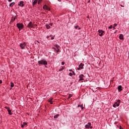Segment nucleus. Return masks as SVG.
<instances>
[{"label": "nucleus", "mask_w": 129, "mask_h": 129, "mask_svg": "<svg viewBox=\"0 0 129 129\" xmlns=\"http://www.w3.org/2000/svg\"><path fill=\"white\" fill-rule=\"evenodd\" d=\"M80 107H81V109H83L84 107H83V105L82 104L80 106Z\"/></svg>", "instance_id": "23"}, {"label": "nucleus", "mask_w": 129, "mask_h": 129, "mask_svg": "<svg viewBox=\"0 0 129 129\" xmlns=\"http://www.w3.org/2000/svg\"><path fill=\"white\" fill-rule=\"evenodd\" d=\"M69 75H70V76H72V75H73V74H72V73H70Z\"/></svg>", "instance_id": "33"}, {"label": "nucleus", "mask_w": 129, "mask_h": 129, "mask_svg": "<svg viewBox=\"0 0 129 129\" xmlns=\"http://www.w3.org/2000/svg\"><path fill=\"white\" fill-rule=\"evenodd\" d=\"M78 28H79V26H76L75 27V29H78Z\"/></svg>", "instance_id": "29"}, {"label": "nucleus", "mask_w": 129, "mask_h": 129, "mask_svg": "<svg viewBox=\"0 0 129 129\" xmlns=\"http://www.w3.org/2000/svg\"><path fill=\"white\" fill-rule=\"evenodd\" d=\"M72 72H73L74 75H75V72H74V71H72Z\"/></svg>", "instance_id": "38"}, {"label": "nucleus", "mask_w": 129, "mask_h": 129, "mask_svg": "<svg viewBox=\"0 0 129 129\" xmlns=\"http://www.w3.org/2000/svg\"><path fill=\"white\" fill-rule=\"evenodd\" d=\"M8 112H9V114H10V115H12V110H11L10 108L8 109V110H7Z\"/></svg>", "instance_id": "13"}, {"label": "nucleus", "mask_w": 129, "mask_h": 129, "mask_svg": "<svg viewBox=\"0 0 129 129\" xmlns=\"http://www.w3.org/2000/svg\"><path fill=\"white\" fill-rule=\"evenodd\" d=\"M24 126H25V125H24V124H22V125H21V127L23 128V127H24Z\"/></svg>", "instance_id": "37"}, {"label": "nucleus", "mask_w": 129, "mask_h": 129, "mask_svg": "<svg viewBox=\"0 0 129 129\" xmlns=\"http://www.w3.org/2000/svg\"><path fill=\"white\" fill-rule=\"evenodd\" d=\"M5 108H6V109H7V110H8L9 109H10V108L8 107H7V106L5 107Z\"/></svg>", "instance_id": "28"}, {"label": "nucleus", "mask_w": 129, "mask_h": 129, "mask_svg": "<svg viewBox=\"0 0 129 129\" xmlns=\"http://www.w3.org/2000/svg\"><path fill=\"white\" fill-rule=\"evenodd\" d=\"M12 1H13V0H8V2H12Z\"/></svg>", "instance_id": "42"}, {"label": "nucleus", "mask_w": 129, "mask_h": 129, "mask_svg": "<svg viewBox=\"0 0 129 129\" xmlns=\"http://www.w3.org/2000/svg\"><path fill=\"white\" fill-rule=\"evenodd\" d=\"M49 37H50V36H47L46 37L47 39H49Z\"/></svg>", "instance_id": "41"}, {"label": "nucleus", "mask_w": 129, "mask_h": 129, "mask_svg": "<svg viewBox=\"0 0 129 129\" xmlns=\"http://www.w3.org/2000/svg\"><path fill=\"white\" fill-rule=\"evenodd\" d=\"M58 116H59V114H57L54 116V118H58Z\"/></svg>", "instance_id": "22"}, {"label": "nucleus", "mask_w": 129, "mask_h": 129, "mask_svg": "<svg viewBox=\"0 0 129 129\" xmlns=\"http://www.w3.org/2000/svg\"><path fill=\"white\" fill-rule=\"evenodd\" d=\"M116 106H119V103L116 102L113 105V107H115Z\"/></svg>", "instance_id": "11"}, {"label": "nucleus", "mask_w": 129, "mask_h": 129, "mask_svg": "<svg viewBox=\"0 0 129 129\" xmlns=\"http://www.w3.org/2000/svg\"><path fill=\"white\" fill-rule=\"evenodd\" d=\"M15 20H16V18H14V21H15Z\"/></svg>", "instance_id": "51"}, {"label": "nucleus", "mask_w": 129, "mask_h": 129, "mask_svg": "<svg viewBox=\"0 0 129 129\" xmlns=\"http://www.w3.org/2000/svg\"><path fill=\"white\" fill-rule=\"evenodd\" d=\"M119 39L120 40H123V35L120 34V35H119Z\"/></svg>", "instance_id": "12"}, {"label": "nucleus", "mask_w": 129, "mask_h": 129, "mask_svg": "<svg viewBox=\"0 0 129 129\" xmlns=\"http://www.w3.org/2000/svg\"><path fill=\"white\" fill-rule=\"evenodd\" d=\"M90 125H91V123L88 122V124L85 125L86 128H89Z\"/></svg>", "instance_id": "7"}, {"label": "nucleus", "mask_w": 129, "mask_h": 129, "mask_svg": "<svg viewBox=\"0 0 129 129\" xmlns=\"http://www.w3.org/2000/svg\"><path fill=\"white\" fill-rule=\"evenodd\" d=\"M28 28H34V25H33V23H32V22H30L28 24Z\"/></svg>", "instance_id": "6"}, {"label": "nucleus", "mask_w": 129, "mask_h": 129, "mask_svg": "<svg viewBox=\"0 0 129 129\" xmlns=\"http://www.w3.org/2000/svg\"><path fill=\"white\" fill-rule=\"evenodd\" d=\"M45 26L47 29H50V28H51V27H50V25H49L48 24H46L45 25Z\"/></svg>", "instance_id": "20"}, {"label": "nucleus", "mask_w": 129, "mask_h": 129, "mask_svg": "<svg viewBox=\"0 0 129 129\" xmlns=\"http://www.w3.org/2000/svg\"><path fill=\"white\" fill-rule=\"evenodd\" d=\"M49 26H53V23H51L49 24Z\"/></svg>", "instance_id": "35"}, {"label": "nucleus", "mask_w": 129, "mask_h": 129, "mask_svg": "<svg viewBox=\"0 0 129 129\" xmlns=\"http://www.w3.org/2000/svg\"><path fill=\"white\" fill-rule=\"evenodd\" d=\"M118 91L119 92L122 90V89H121V86H118Z\"/></svg>", "instance_id": "14"}, {"label": "nucleus", "mask_w": 129, "mask_h": 129, "mask_svg": "<svg viewBox=\"0 0 129 129\" xmlns=\"http://www.w3.org/2000/svg\"><path fill=\"white\" fill-rule=\"evenodd\" d=\"M38 43H39V41L37 40L35 41V44H38Z\"/></svg>", "instance_id": "32"}, {"label": "nucleus", "mask_w": 129, "mask_h": 129, "mask_svg": "<svg viewBox=\"0 0 129 129\" xmlns=\"http://www.w3.org/2000/svg\"><path fill=\"white\" fill-rule=\"evenodd\" d=\"M84 69V64L81 63L79 66V68L77 69L78 70H81V69Z\"/></svg>", "instance_id": "4"}, {"label": "nucleus", "mask_w": 129, "mask_h": 129, "mask_svg": "<svg viewBox=\"0 0 129 129\" xmlns=\"http://www.w3.org/2000/svg\"><path fill=\"white\" fill-rule=\"evenodd\" d=\"M69 71H72V70H70Z\"/></svg>", "instance_id": "48"}, {"label": "nucleus", "mask_w": 129, "mask_h": 129, "mask_svg": "<svg viewBox=\"0 0 129 129\" xmlns=\"http://www.w3.org/2000/svg\"><path fill=\"white\" fill-rule=\"evenodd\" d=\"M116 26H117V24L116 23H115L114 24L113 30H115V27H116Z\"/></svg>", "instance_id": "21"}, {"label": "nucleus", "mask_w": 129, "mask_h": 129, "mask_svg": "<svg viewBox=\"0 0 129 129\" xmlns=\"http://www.w3.org/2000/svg\"><path fill=\"white\" fill-rule=\"evenodd\" d=\"M49 36H50V37H52V36H51V35H50Z\"/></svg>", "instance_id": "50"}, {"label": "nucleus", "mask_w": 129, "mask_h": 129, "mask_svg": "<svg viewBox=\"0 0 129 129\" xmlns=\"http://www.w3.org/2000/svg\"><path fill=\"white\" fill-rule=\"evenodd\" d=\"M108 29H112V25H110Z\"/></svg>", "instance_id": "27"}, {"label": "nucleus", "mask_w": 129, "mask_h": 129, "mask_svg": "<svg viewBox=\"0 0 129 129\" xmlns=\"http://www.w3.org/2000/svg\"><path fill=\"white\" fill-rule=\"evenodd\" d=\"M71 97H72V95L70 94L68 98H69H69H71Z\"/></svg>", "instance_id": "26"}, {"label": "nucleus", "mask_w": 129, "mask_h": 129, "mask_svg": "<svg viewBox=\"0 0 129 129\" xmlns=\"http://www.w3.org/2000/svg\"><path fill=\"white\" fill-rule=\"evenodd\" d=\"M23 124H24V125H27V122H23Z\"/></svg>", "instance_id": "31"}, {"label": "nucleus", "mask_w": 129, "mask_h": 129, "mask_svg": "<svg viewBox=\"0 0 129 129\" xmlns=\"http://www.w3.org/2000/svg\"><path fill=\"white\" fill-rule=\"evenodd\" d=\"M41 2H42V0H38V5L41 4Z\"/></svg>", "instance_id": "25"}, {"label": "nucleus", "mask_w": 129, "mask_h": 129, "mask_svg": "<svg viewBox=\"0 0 129 129\" xmlns=\"http://www.w3.org/2000/svg\"><path fill=\"white\" fill-rule=\"evenodd\" d=\"M0 83H1V84L3 83V81L0 80Z\"/></svg>", "instance_id": "39"}, {"label": "nucleus", "mask_w": 129, "mask_h": 129, "mask_svg": "<svg viewBox=\"0 0 129 129\" xmlns=\"http://www.w3.org/2000/svg\"><path fill=\"white\" fill-rule=\"evenodd\" d=\"M15 3L14 2H12L10 4V7H13V6H15Z\"/></svg>", "instance_id": "17"}, {"label": "nucleus", "mask_w": 129, "mask_h": 129, "mask_svg": "<svg viewBox=\"0 0 129 129\" xmlns=\"http://www.w3.org/2000/svg\"><path fill=\"white\" fill-rule=\"evenodd\" d=\"M53 98H51L49 100H48L49 102H50V104H53V102H52V100Z\"/></svg>", "instance_id": "16"}, {"label": "nucleus", "mask_w": 129, "mask_h": 129, "mask_svg": "<svg viewBox=\"0 0 129 129\" xmlns=\"http://www.w3.org/2000/svg\"><path fill=\"white\" fill-rule=\"evenodd\" d=\"M52 49H53L54 51H56V48L55 47H52Z\"/></svg>", "instance_id": "34"}, {"label": "nucleus", "mask_w": 129, "mask_h": 129, "mask_svg": "<svg viewBox=\"0 0 129 129\" xmlns=\"http://www.w3.org/2000/svg\"><path fill=\"white\" fill-rule=\"evenodd\" d=\"M20 7H24L25 5H24V2L23 1H20V4L18 5Z\"/></svg>", "instance_id": "9"}, {"label": "nucleus", "mask_w": 129, "mask_h": 129, "mask_svg": "<svg viewBox=\"0 0 129 129\" xmlns=\"http://www.w3.org/2000/svg\"><path fill=\"white\" fill-rule=\"evenodd\" d=\"M120 101V100H118V102H119Z\"/></svg>", "instance_id": "49"}, {"label": "nucleus", "mask_w": 129, "mask_h": 129, "mask_svg": "<svg viewBox=\"0 0 129 129\" xmlns=\"http://www.w3.org/2000/svg\"><path fill=\"white\" fill-rule=\"evenodd\" d=\"M59 51H60V49H59V48H58V49L56 50V53L59 52Z\"/></svg>", "instance_id": "30"}, {"label": "nucleus", "mask_w": 129, "mask_h": 129, "mask_svg": "<svg viewBox=\"0 0 129 129\" xmlns=\"http://www.w3.org/2000/svg\"><path fill=\"white\" fill-rule=\"evenodd\" d=\"M98 33H99V36L101 37V36H102V35H103V33H104V31H103L101 30H98Z\"/></svg>", "instance_id": "5"}, {"label": "nucleus", "mask_w": 129, "mask_h": 129, "mask_svg": "<svg viewBox=\"0 0 129 129\" xmlns=\"http://www.w3.org/2000/svg\"><path fill=\"white\" fill-rule=\"evenodd\" d=\"M89 127H90V128H92L93 127L92 126H90Z\"/></svg>", "instance_id": "44"}, {"label": "nucleus", "mask_w": 129, "mask_h": 129, "mask_svg": "<svg viewBox=\"0 0 129 129\" xmlns=\"http://www.w3.org/2000/svg\"><path fill=\"white\" fill-rule=\"evenodd\" d=\"M54 46L55 47V48H56L57 49H59V48L60 47V46H59V45L58 44H55L54 45Z\"/></svg>", "instance_id": "18"}, {"label": "nucleus", "mask_w": 129, "mask_h": 129, "mask_svg": "<svg viewBox=\"0 0 129 129\" xmlns=\"http://www.w3.org/2000/svg\"><path fill=\"white\" fill-rule=\"evenodd\" d=\"M44 10H47V11H50V8H48V6L47 5H44L43 6Z\"/></svg>", "instance_id": "10"}, {"label": "nucleus", "mask_w": 129, "mask_h": 129, "mask_svg": "<svg viewBox=\"0 0 129 129\" xmlns=\"http://www.w3.org/2000/svg\"><path fill=\"white\" fill-rule=\"evenodd\" d=\"M64 64H65V62H61V65H64Z\"/></svg>", "instance_id": "36"}, {"label": "nucleus", "mask_w": 129, "mask_h": 129, "mask_svg": "<svg viewBox=\"0 0 129 129\" xmlns=\"http://www.w3.org/2000/svg\"><path fill=\"white\" fill-rule=\"evenodd\" d=\"M84 76L83 75V74H82V75H80L79 76V81H81V80H83V77H84Z\"/></svg>", "instance_id": "8"}, {"label": "nucleus", "mask_w": 129, "mask_h": 129, "mask_svg": "<svg viewBox=\"0 0 129 129\" xmlns=\"http://www.w3.org/2000/svg\"><path fill=\"white\" fill-rule=\"evenodd\" d=\"M14 83H11V87H13V86H14Z\"/></svg>", "instance_id": "24"}, {"label": "nucleus", "mask_w": 129, "mask_h": 129, "mask_svg": "<svg viewBox=\"0 0 129 129\" xmlns=\"http://www.w3.org/2000/svg\"><path fill=\"white\" fill-rule=\"evenodd\" d=\"M51 40H54V37H51Z\"/></svg>", "instance_id": "40"}, {"label": "nucleus", "mask_w": 129, "mask_h": 129, "mask_svg": "<svg viewBox=\"0 0 129 129\" xmlns=\"http://www.w3.org/2000/svg\"><path fill=\"white\" fill-rule=\"evenodd\" d=\"M120 7H122V8H123V7H124L123 6H122L121 5H120Z\"/></svg>", "instance_id": "43"}, {"label": "nucleus", "mask_w": 129, "mask_h": 129, "mask_svg": "<svg viewBox=\"0 0 129 129\" xmlns=\"http://www.w3.org/2000/svg\"><path fill=\"white\" fill-rule=\"evenodd\" d=\"M80 107V105H78V107Z\"/></svg>", "instance_id": "46"}, {"label": "nucleus", "mask_w": 129, "mask_h": 129, "mask_svg": "<svg viewBox=\"0 0 129 129\" xmlns=\"http://www.w3.org/2000/svg\"><path fill=\"white\" fill-rule=\"evenodd\" d=\"M64 70V67H61V68L58 70V71L61 72L62 71Z\"/></svg>", "instance_id": "19"}, {"label": "nucleus", "mask_w": 129, "mask_h": 129, "mask_svg": "<svg viewBox=\"0 0 129 129\" xmlns=\"http://www.w3.org/2000/svg\"><path fill=\"white\" fill-rule=\"evenodd\" d=\"M26 46H27V43H26V42L21 43L20 44V47L21 49H22V50L26 48Z\"/></svg>", "instance_id": "3"}, {"label": "nucleus", "mask_w": 129, "mask_h": 129, "mask_svg": "<svg viewBox=\"0 0 129 129\" xmlns=\"http://www.w3.org/2000/svg\"><path fill=\"white\" fill-rule=\"evenodd\" d=\"M38 64H40L41 65H47L48 64V62H47V61L42 59L41 60H39L38 61Z\"/></svg>", "instance_id": "1"}, {"label": "nucleus", "mask_w": 129, "mask_h": 129, "mask_svg": "<svg viewBox=\"0 0 129 129\" xmlns=\"http://www.w3.org/2000/svg\"><path fill=\"white\" fill-rule=\"evenodd\" d=\"M81 28L80 27H79L78 30H80Z\"/></svg>", "instance_id": "45"}, {"label": "nucleus", "mask_w": 129, "mask_h": 129, "mask_svg": "<svg viewBox=\"0 0 129 129\" xmlns=\"http://www.w3.org/2000/svg\"><path fill=\"white\" fill-rule=\"evenodd\" d=\"M17 27L19 28V30H22V29L24 28V25L22 23H18L17 24Z\"/></svg>", "instance_id": "2"}, {"label": "nucleus", "mask_w": 129, "mask_h": 129, "mask_svg": "<svg viewBox=\"0 0 129 129\" xmlns=\"http://www.w3.org/2000/svg\"><path fill=\"white\" fill-rule=\"evenodd\" d=\"M37 3H38V0H35L32 3L33 6H35Z\"/></svg>", "instance_id": "15"}, {"label": "nucleus", "mask_w": 129, "mask_h": 129, "mask_svg": "<svg viewBox=\"0 0 129 129\" xmlns=\"http://www.w3.org/2000/svg\"><path fill=\"white\" fill-rule=\"evenodd\" d=\"M116 32H117V30H116V31L114 32V34H115V33H116Z\"/></svg>", "instance_id": "47"}]
</instances>
